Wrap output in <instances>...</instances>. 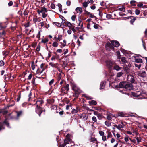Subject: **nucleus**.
I'll return each mask as SVG.
<instances>
[{
	"label": "nucleus",
	"mask_w": 147,
	"mask_h": 147,
	"mask_svg": "<svg viewBox=\"0 0 147 147\" xmlns=\"http://www.w3.org/2000/svg\"><path fill=\"white\" fill-rule=\"evenodd\" d=\"M130 17L132 19L130 20V22L131 24H133L135 20H136V19L134 17L132 16H131Z\"/></svg>",
	"instance_id": "obj_34"
},
{
	"label": "nucleus",
	"mask_w": 147,
	"mask_h": 147,
	"mask_svg": "<svg viewBox=\"0 0 147 147\" xmlns=\"http://www.w3.org/2000/svg\"><path fill=\"white\" fill-rule=\"evenodd\" d=\"M134 65L136 67L138 68L139 69L142 65V64H138L136 63H135Z\"/></svg>",
	"instance_id": "obj_35"
},
{
	"label": "nucleus",
	"mask_w": 147,
	"mask_h": 147,
	"mask_svg": "<svg viewBox=\"0 0 147 147\" xmlns=\"http://www.w3.org/2000/svg\"><path fill=\"white\" fill-rule=\"evenodd\" d=\"M78 116L82 120L86 121L87 120L88 115L85 113H83L80 115H78Z\"/></svg>",
	"instance_id": "obj_2"
},
{
	"label": "nucleus",
	"mask_w": 147,
	"mask_h": 147,
	"mask_svg": "<svg viewBox=\"0 0 147 147\" xmlns=\"http://www.w3.org/2000/svg\"><path fill=\"white\" fill-rule=\"evenodd\" d=\"M58 6L59 7V10H61L62 8V5L60 4L59 3L58 4Z\"/></svg>",
	"instance_id": "obj_57"
},
{
	"label": "nucleus",
	"mask_w": 147,
	"mask_h": 147,
	"mask_svg": "<svg viewBox=\"0 0 147 147\" xmlns=\"http://www.w3.org/2000/svg\"><path fill=\"white\" fill-rule=\"evenodd\" d=\"M71 86L72 87V89L74 90H76V86L75 83L74 82H71Z\"/></svg>",
	"instance_id": "obj_18"
},
{
	"label": "nucleus",
	"mask_w": 147,
	"mask_h": 147,
	"mask_svg": "<svg viewBox=\"0 0 147 147\" xmlns=\"http://www.w3.org/2000/svg\"><path fill=\"white\" fill-rule=\"evenodd\" d=\"M76 18V17L75 15H73L71 17V19L72 21H75Z\"/></svg>",
	"instance_id": "obj_56"
},
{
	"label": "nucleus",
	"mask_w": 147,
	"mask_h": 147,
	"mask_svg": "<svg viewBox=\"0 0 147 147\" xmlns=\"http://www.w3.org/2000/svg\"><path fill=\"white\" fill-rule=\"evenodd\" d=\"M85 97L88 100H91L93 99V98L87 95H85Z\"/></svg>",
	"instance_id": "obj_49"
},
{
	"label": "nucleus",
	"mask_w": 147,
	"mask_h": 147,
	"mask_svg": "<svg viewBox=\"0 0 147 147\" xmlns=\"http://www.w3.org/2000/svg\"><path fill=\"white\" fill-rule=\"evenodd\" d=\"M106 63L107 66L109 68L111 67L113 64L112 62L110 60L107 61Z\"/></svg>",
	"instance_id": "obj_12"
},
{
	"label": "nucleus",
	"mask_w": 147,
	"mask_h": 147,
	"mask_svg": "<svg viewBox=\"0 0 147 147\" xmlns=\"http://www.w3.org/2000/svg\"><path fill=\"white\" fill-rule=\"evenodd\" d=\"M125 88L127 91L130 90L133 88L132 85L130 84H126Z\"/></svg>",
	"instance_id": "obj_6"
},
{
	"label": "nucleus",
	"mask_w": 147,
	"mask_h": 147,
	"mask_svg": "<svg viewBox=\"0 0 147 147\" xmlns=\"http://www.w3.org/2000/svg\"><path fill=\"white\" fill-rule=\"evenodd\" d=\"M37 12L38 14H40V13H43L44 12H47V9L45 7H42L40 10H38L37 11Z\"/></svg>",
	"instance_id": "obj_10"
},
{
	"label": "nucleus",
	"mask_w": 147,
	"mask_h": 147,
	"mask_svg": "<svg viewBox=\"0 0 147 147\" xmlns=\"http://www.w3.org/2000/svg\"><path fill=\"white\" fill-rule=\"evenodd\" d=\"M83 6L86 8L88 5V4L86 3V2H84L83 3Z\"/></svg>",
	"instance_id": "obj_58"
},
{
	"label": "nucleus",
	"mask_w": 147,
	"mask_h": 147,
	"mask_svg": "<svg viewBox=\"0 0 147 147\" xmlns=\"http://www.w3.org/2000/svg\"><path fill=\"white\" fill-rule=\"evenodd\" d=\"M100 26L98 24H95L93 26L94 28L95 29H97Z\"/></svg>",
	"instance_id": "obj_45"
},
{
	"label": "nucleus",
	"mask_w": 147,
	"mask_h": 147,
	"mask_svg": "<svg viewBox=\"0 0 147 147\" xmlns=\"http://www.w3.org/2000/svg\"><path fill=\"white\" fill-rule=\"evenodd\" d=\"M60 92L61 93H63L64 94H67V92L65 90V88L63 87H62L60 90Z\"/></svg>",
	"instance_id": "obj_17"
},
{
	"label": "nucleus",
	"mask_w": 147,
	"mask_h": 147,
	"mask_svg": "<svg viewBox=\"0 0 147 147\" xmlns=\"http://www.w3.org/2000/svg\"><path fill=\"white\" fill-rule=\"evenodd\" d=\"M40 68L42 69L41 70L43 72L46 69L45 67L44 66V64L43 63H42L40 65Z\"/></svg>",
	"instance_id": "obj_27"
},
{
	"label": "nucleus",
	"mask_w": 147,
	"mask_h": 147,
	"mask_svg": "<svg viewBox=\"0 0 147 147\" xmlns=\"http://www.w3.org/2000/svg\"><path fill=\"white\" fill-rule=\"evenodd\" d=\"M75 10L78 12L79 11L80 13L82 12V9L81 7H78Z\"/></svg>",
	"instance_id": "obj_26"
},
{
	"label": "nucleus",
	"mask_w": 147,
	"mask_h": 147,
	"mask_svg": "<svg viewBox=\"0 0 147 147\" xmlns=\"http://www.w3.org/2000/svg\"><path fill=\"white\" fill-rule=\"evenodd\" d=\"M99 134L102 136H103L104 135V133L103 131H100L99 132Z\"/></svg>",
	"instance_id": "obj_53"
},
{
	"label": "nucleus",
	"mask_w": 147,
	"mask_h": 147,
	"mask_svg": "<svg viewBox=\"0 0 147 147\" xmlns=\"http://www.w3.org/2000/svg\"><path fill=\"white\" fill-rule=\"evenodd\" d=\"M125 125L124 124L123 122L121 123V124H119L118 125H115V127L119 130H121L122 128H123Z\"/></svg>",
	"instance_id": "obj_11"
},
{
	"label": "nucleus",
	"mask_w": 147,
	"mask_h": 147,
	"mask_svg": "<svg viewBox=\"0 0 147 147\" xmlns=\"http://www.w3.org/2000/svg\"><path fill=\"white\" fill-rule=\"evenodd\" d=\"M36 73V74H39L40 75H42L45 73H43V71H42L41 70L38 68L37 70Z\"/></svg>",
	"instance_id": "obj_16"
},
{
	"label": "nucleus",
	"mask_w": 147,
	"mask_h": 147,
	"mask_svg": "<svg viewBox=\"0 0 147 147\" xmlns=\"http://www.w3.org/2000/svg\"><path fill=\"white\" fill-rule=\"evenodd\" d=\"M49 65L53 68H56L57 67V63H54L53 62L49 63Z\"/></svg>",
	"instance_id": "obj_14"
},
{
	"label": "nucleus",
	"mask_w": 147,
	"mask_h": 147,
	"mask_svg": "<svg viewBox=\"0 0 147 147\" xmlns=\"http://www.w3.org/2000/svg\"><path fill=\"white\" fill-rule=\"evenodd\" d=\"M143 93H142L140 91H137L132 93V95L135 97H137L138 99H142L143 98Z\"/></svg>",
	"instance_id": "obj_1"
},
{
	"label": "nucleus",
	"mask_w": 147,
	"mask_h": 147,
	"mask_svg": "<svg viewBox=\"0 0 147 147\" xmlns=\"http://www.w3.org/2000/svg\"><path fill=\"white\" fill-rule=\"evenodd\" d=\"M66 26L67 27H69V28H71L72 26V24L69 22H67L65 23Z\"/></svg>",
	"instance_id": "obj_23"
},
{
	"label": "nucleus",
	"mask_w": 147,
	"mask_h": 147,
	"mask_svg": "<svg viewBox=\"0 0 147 147\" xmlns=\"http://www.w3.org/2000/svg\"><path fill=\"white\" fill-rule=\"evenodd\" d=\"M97 117L99 120H101L102 118V115L100 113H99L97 115Z\"/></svg>",
	"instance_id": "obj_43"
},
{
	"label": "nucleus",
	"mask_w": 147,
	"mask_h": 147,
	"mask_svg": "<svg viewBox=\"0 0 147 147\" xmlns=\"http://www.w3.org/2000/svg\"><path fill=\"white\" fill-rule=\"evenodd\" d=\"M66 4L67 6H69L71 5V2L69 0H68L66 2Z\"/></svg>",
	"instance_id": "obj_64"
},
{
	"label": "nucleus",
	"mask_w": 147,
	"mask_h": 147,
	"mask_svg": "<svg viewBox=\"0 0 147 147\" xmlns=\"http://www.w3.org/2000/svg\"><path fill=\"white\" fill-rule=\"evenodd\" d=\"M123 73L122 72L118 73L117 74V76L118 77H121L123 74Z\"/></svg>",
	"instance_id": "obj_40"
},
{
	"label": "nucleus",
	"mask_w": 147,
	"mask_h": 147,
	"mask_svg": "<svg viewBox=\"0 0 147 147\" xmlns=\"http://www.w3.org/2000/svg\"><path fill=\"white\" fill-rule=\"evenodd\" d=\"M74 26H73L70 28L74 32H76V30L74 28Z\"/></svg>",
	"instance_id": "obj_54"
},
{
	"label": "nucleus",
	"mask_w": 147,
	"mask_h": 147,
	"mask_svg": "<svg viewBox=\"0 0 147 147\" xmlns=\"http://www.w3.org/2000/svg\"><path fill=\"white\" fill-rule=\"evenodd\" d=\"M63 54L64 55H65L66 54L68 53V50L67 49H64L63 50Z\"/></svg>",
	"instance_id": "obj_50"
},
{
	"label": "nucleus",
	"mask_w": 147,
	"mask_h": 147,
	"mask_svg": "<svg viewBox=\"0 0 147 147\" xmlns=\"http://www.w3.org/2000/svg\"><path fill=\"white\" fill-rule=\"evenodd\" d=\"M138 75L140 77H144L146 76V74L145 71L142 69L141 71L139 72Z\"/></svg>",
	"instance_id": "obj_4"
},
{
	"label": "nucleus",
	"mask_w": 147,
	"mask_h": 147,
	"mask_svg": "<svg viewBox=\"0 0 147 147\" xmlns=\"http://www.w3.org/2000/svg\"><path fill=\"white\" fill-rule=\"evenodd\" d=\"M92 123L93 124L95 123H97V120L95 116H93L92 117Z\"/></svg>",
	"instance_id": "obj_20"
},
{
	"label": "nucleus",
	"mask_w": 147,
	"mask_h": 147,
	"mask_svg": "<svg viewBox=\"0 0 147 147\" xmlns=\"http://www.w3.org/2000/svg\"><path fill=\"white\" fill-rule=\"evenodd\" d=\"M43 103V102L41 100H37L36 101V107H38L41 104Z\"/></svg>",
	"instance_id": "obj_19"
},
{
	"label": "nucleus",
	"mask_w": 147,
	"mask_h": 147,
	"mask_svg": "<svg viewBox=\"0 0 147 147\" xmlns=\"http://www.w3.org/2000/svg\"><path fill=\"white\" fill-rule=\"evenodd\" d=\"M86 13L88 15H89L90 17L91 18H93L95 17V16L94 15L92 14L90 12H87Z\"/></svg>",
	"instance_id": "obj_31"
},
{
	"label": "nucleus",
	"mask_w": 147,
	"mask_h": 147,
	"mask_svg": "<svg viewBox=\"0 0 147 147\" xmlns=\"http://www.w3.org/2000/svg\"><path fill=\"white\" fill-rule=\"evenodd\" d=\"M72 105L71 104H70L66 105V110H69L70 108L72 109Z\"/></svg>",
	"instance_id": "obj_38"
},
{
	"label": "nucleus",
	"mask_w": 147,
	"mask_h": 147,
	"mask_svg": "<svg viewBox=\"0 0 147 147\" xmlns=\"http://www.w3.org/2000/svg\"><path fill=\"white\" fill-rule=\"evenodd\" d=\"M33 20L34 22L35 23H36V22H39L40 21L41 19L40 18H33Z\"/></svg>",
	"instance_id": "obj_25"
},
{
	"label": "nucleus",
	"mask_w": 147,
	"mask_h": 147,
	"mask_svg": "<svg viewBox=\"0 0 147 147\" xmlns=\"http://www.w3.org/2000/svg\"><path fill=\"white\" fill-rule=\"evenodd\" d=\"M54 80L53 79H52L49 82V85L51 86L52 85L53 83H54Z\"/></svg>",
	"instance_id": "obj_52"
},
{
	"label": "nucleus",
	"mask_w": 147,
	"mask_h": 147,
	"mask_svg": "<svg viewBox=\"0 0 147 147\" xmlns=\"http://www.w3.org/2000/svg\"><path fill=\"white\" fill-rule=\"evenodd\" d=\"M51 7L52 9H54L55 8V5L54 4L52 3L51 5Z\"/></svg>",
	"instance_id": "obj_59"
},
{
	"label": "nucleus",
	"mask_w": 147,
	"mask_h": 147,
	"mask_svg": "<svg viewBox=\"0 0 147 147\" xmlns=\"http://www.w3.org/2000/svg\"><path fill=\"white\" fill-rule=\"evenodd\" d=\"M105 46L106 49L108 50H110L111 49H114V47L112 46V45L110 43H107Z\"/></svg>",
	"instance_id": "obj_7"
},
{
	"label": "nucleus",
	"mask_w": 147,
	"mask_h": 147,
	"mask_svg": "<svg viewBox=\"0 0 147 147\" xmlns=\"http://www.w3.org/2000/svg\"><path fill=\"white\" fill-rule=\"evenodd\" d=\"M105 85V82H101L100 84V89H103Z\"/></svg>",
	"instance_id": "obj_24"
},
{
	"label": "nucleus",
	"mask_w": 147,
	"mask_h": 147,
	"mask_svg": "<svg viewBox=\"0 0 147 147\" xmlns=\"http://www.w3.org/2000/svg\"><path fill=\"white\" fill-rule=\"evenodd\" d=\"M69 84H67L65 86L63 87H64L65 89V90H66V91H67V92L69 90Z\"/></svg>",
	"instance_id": "obj_42"
},
{
	"label": "nucleus",
	"mask_w": 147,
	"mask_h": 147,
	"mask_svg": "<svg viewBox=\"0 0 147 147\" xmlns=\"http://www.w3.org/2000/svg\"><path fill=\"white\" fill-rule=\"evenodd\" d=\"M36 111L37 113L39 114V116H40L42 112V109L40 107V106L38 107H36Z\"/></svg>",
	"instance_id": "obj_8"
},
{
	"label": "nucleus",
	"mask_w": 147,
	"mask_h": 147,
	"mask_svg": "<svg viewBox=\"0 0 147 147\" xmlns=\"http://www.w3.org/2000/svg\"><path fill=\"white\" fill-rule=\"evenodd\" d=\"M3 123L5 124L8 127H9V123L8 122L7 119H5L3 122Z\"/></svg>",
	"instance_id": "obj_41"
},
{
	"label": "nucleus",
	"mask_w": 147,
	"mask_h": 147,
	"mask_svg": "<svg viewBox=\"0 0 147 147\" xmlns=\"http://www.w3.org/2000/svg\"><path fill=\"white\" fill-rule=\"evenodd\" d=\"M4 129V127L3 126V124L0 122V131L2 129Z\"/></svg>",
	"instance_id": "obj_51"
},
{
	"label": "nucleus",
	"mask_w": 147,
	"mask_h": 147,
	"mask_svg": "<svg viewBox=\"0 0 147 147\" xmlns=\"http://www.w3.org/2000/svg\"><path fill=\"white\" fill-rule=\"evenodd\" d=\"M46 12H43L42 13V16L43 18H45L47 16V14L45 13Z\"/></svg>",
	"instance_id": "obj_55"
},
{
	"label": "nucleus",
	"mask_w": 147,
	"mask_h": 147,
	"mask_svg": "<svg viewBox=\"0 0 147 147\" xmlns=\"http://www.w3.org/2000/svg\"><path fill=\"white\" fill-rule=\"evenodd\" d=\"M58 44L56 42H54L53 44H52V46L55 47H58Z\"/></svg>",
	"instance_id": "obj_36"
},
{
	"label": "nucleus",
	"mask_w": 147,
	"mask_h": 147,
	"mask_svg": "<svg viewBox=\"0 0 147 147\" xmlns=\"http://www.w3.org/2000/svg\"><path fill=\"white\" fill-rule=\"evenodd\" d=\"M114 69L117 71H119L121 69V68L119 66L116 65L114 66Z\"/></svg>",
	"instance_id": "obj_28"
},
{
	"label": "nucleus",
	"mask_w": 147,
	"mask_h": 147,
	"mask_svg": "<svg viewBox=\"0 0 147 147\" xmlns=\"http://www.w3.org/2000/svg\"><path fill=\"white\" fill-rule=\"evenodd\" d=\"M127 80L128 82L132 83H134L135 81L134 77L131 75H128L127 77Z\"/></svg>",
	"instance_id": "obj_3"
},
{
	"label": "nucleus",
	"mask_w": 147,
	"mask_h": 147,
	"mask_svg": "<svg viewBox=\"0 0 147 147\" xmlns=\"http://www.w3.org/2000/svg\"><path fill=\"white\" fill-rule=\"evenodd\" d=\"M105 124L107 127H110L111 125V123L109 121H106Z\"/></svg>",
	"instance_id": "obj_30"
},
{
	"label": "nucleus",
	"mask_w": 147,
	"mask_h": 147,
	"mask_svg": "<svg viewBox=\"0 0 147 147\" xmlns=\"http://www.w3.org/2000/svg\"><path fill=\"white\" fill-rule=\"evenodd\" d=\"M96 140V139L94 137H91L90 138V142L95 141Z\"/></svg>",
	"instance_id": "obj_47"
},
{
	"label": "nucleus",
	"mask_w": 147,
	"mask_h": 147,
	"mask_svg": "<svg viewBox=\"0 0 147 147\" xmlns=\"http://www.w3.org/2000/svg\"><path fill=\"white\" fill-rule=\"evenodd\" d=\"M121 61L122 62L125 63L127 62V61L126 60V59L125 57H122L121 58Z\"/></svg>",
	"instance_id": "obj_32"
},
{
	"label": "nucleus",
	"mask_w": 147,
	"mask_h": 147,
	"mask_svg": "<svg viewBox=\"0 0 147 147\" xmlns=\"http://www.w3.org/2000/svg\"><path fill=\"white\" fill-rule=\"evenodd\" d=\"M88 103L90 105H95L97 104L96 102L94 100H92L91 101H89Z\"/></svg>",
	"instance_id": "obj_21"
},
{
	"label": "nucleus",
	"mask_w": 147,
	"mask_h": 147,
	"mask_svg": "<svg viewBox=\"0 0 147 147\" xmlns=\"http://www.w3.org/2000/svg\"><path fill=\"white\" fill-rule=\"evenodd\" d=\"M106 17L108 19H110L111 18L112 16L111 14H109L107 15Z\"/></svg>",
	"instance_id": "obj_60"
},
{
	"label": "nucleus",
	"mask_w": 147,
	"mask_h": 147,
	"mask_svg": "<svg viewBox=\"0 0 147 147\" xmlns=\"http://www.w3.org/2000/svg\"><path fill=\"white\" fill-rule=\"evenodd\" d=\"M118 116L123 117L124 116V114L123 113L121 112L118 113Z\"/></svg>",
	"instance_id": "obj_48"
},
{
	"label": "nucleus",
	"mask_w": 147,
	"mask_h": 147,
	"mask_svg": "<svg viewBox=\"0 0 147 147\" xmlns=\"http://www.w3.org/2000/svg\"><path fill=\"white\" fill-rule=\"evenodd\" d=\"M49 41V40L47 38H45L44 39H42V40L41 42L43 43H46L47 42Z\"/></svg>",
	"instance_id": "obj_29"
},
{
	"label": "nucleus",
	"mask_w": 147,
	"mask_h": 147,
	"mask_svg": "<svg viewBox=\"0 0 147 147\" xmlns=\"http://www.w3.org/2000/svg\"><path fill=\"white\" fill-rule=\"evenodd\" d=\"M62 39V36L61 35H59L58 36L57 38V41H59Z\"/></svg>",
	"instance_id": "obj_33"
},
{
	"label": "nucleus",
	"mask_w": 147,
	"mask_h": 147,
	"mask_svg": "<svg viewBox=\"0 0 147 147\" xmlns=\"http://www.w3.org/2000/svg\"><path fill=\"white\" fill-rule=\"evenodd\" d=\"M112 135L111 133L110 132H108V135L107 136V138H111L112 137Z\"/></svg>",
	"instance_id": "obj_44"
},
{
	"label": "nucleus",
	"mask_w": 147,
	"mask_h": 147,
	"mask_svg": "<svg viewBox=\"0 0 147 147\" xmlns=\"http://www.w3.org/2000/svg\"><path fill=\"white\" fill-rule=\"evenodd\" d=\"M51 108L52 109L55 110L57 108V107L56 105H53L51 106Z\"/></svg>",
	"instance_id": "obj_46"
},
{
	"label": "nucleus",
	"mask_w": 147,
	"mask_h": 147,
	"mask_svg": "<svg viewBox=\"0 0 147 147\" xmlns=\"http://www.w3.org/2000/svg\"><path fill=\"white\" fill-rule=\"evenodd\" d=\"M111 42L112 45L115 47H118L120 45L119 42L117 41H112Z\"/></svg>",
	"instance_id": "obj_9"
},
{
	"label": "nucleus",
	"mask_w": 147,
	"mask_h": 147,
	"mask_svg": "<svg viewBox=\"0 0 147 147\" xmlns=\"http://www.w3.org/2000/svg\"><path fill=\"white\" fill-rule=\"evenodd\" d=\"M136 139L137 143L138 144L140 142H141V138L140 137H137L136 138Z\"/></svg>",
	"instance_id": "obj_37"
},
{
	"label": "nucleus",
	"mask_w": 147,
	"mask_h": 147,
	"mask_svg": "<svg viewBox=\"0 0 147 147\" xmlns=\"http://www.w3.org/2000/svg\"><path fill=\"white\" fill-rule=\"evenodd\" d=\"M102 140L104 141H105L107 140L106 137L105 136H102Z\"/></svg>",
	"instance_id": "obj_61"
},
{
	"label": "nucleus",
	"mask_w": 147,
	"mask_h": 147,
	"mask_svg": "<svg viewBox=\"0 0 147 147\" xmlns=\"http://www.w3.org/2000/svg\"><path fill=\"white\" fill-rule=\"evenodd\" d=\"M135 62L136 63L141 64L143 62L142 60L141 59H135L134 60Z\"/></svg>",
	"instance_id": "obj_15"
},
{
	"label": "nucleus",
	"mask_w": 147,
	"mask_h": 147,
	"mask_svg": "<svg viewBox=\"0 0 147 147\" xmlns=\"http://www.w3.org/2000/svg\"><path fill=\"white\" fill-rule=\"evenodd\" d=\"M71 141V139L69 138H66L64 140V143L60 146L61 147H64L67 144H68Z\"/></svg>",
	"instance_id": "obj_5"
},
{
	"label": "nucleus",
	"mask_w": 147,
	"mask_h": 147,
	"mask_svg": "<svg viewBox=\"0 0 147 147\" xmlns=\"http://www.w3.org/2000/svg\"><path fill=\"white\" fill-rule=\"evenodd\" d=\"M79 111V110L78 109V108H76V109H72L71 111V113L73 114H75L76 113Z\"/></svg>",
	"instance_id": "obj_22"
},
{
	"label": "nucleus",
	"mask_w": 147,
	"mask_h": 147,
	"mask_svg": "<svg viewBox=\"0 0 147 147\" xmlns=\"http://www.w3.org/2000/svg\"><path fill=\"white\" fill-rule=\"evenodd\" d=\"M40 36V31H39L38 34L37 35L36 37L38 38H39Z\"/></svg>",
	"instance_id": "obj_63"
},
{
	"label": "nucleus",
	"mask_w": 147,
	"mask_h": 147,
	"mask_svg": "<svg viewBox=\"0 0 147 147\" xmlns=\"http://www.w3.org/2000/svg\"><path fill=\"white\" fill-rule=\"evenodd\" d=\"M126 83L125 82H122L120 83L119 84V87L120 88H125Z\"/></svg>",
	"instance_id": "obj_13"
},
{
	"label": "nucleus",
	"mask_w": 147,
	"mask_h": 147,
	"mask_svg": "<svg viewBox=\"0 0 147 147\" xmlns=\"http://www.w3.org/2000/svg\"><path fill=\"white\" fill-rule=\"evenodd\" d=\"M62 76V74L61 73H59L58 74L57 77V80L58 81H59L61 79Z\"/></svg>",
	"instance_id": "obj_39"
},
{
	"label": "nucleus",
	"mask_w": 147,
	"mask_h": 147,
	"mask_svg": "<svg viewBox=\"0 0 147 147\" xmlns=\"http://www.w3.org/2000/svg\"><path fill=\"white\" fill-rule=\"evenodd\" d=\"M135 13L136 14L138 15L140 13V11L138 9H136L135 11Z\"/></svg>",
	"instance_id": "obj_62"
}]
</instances>
